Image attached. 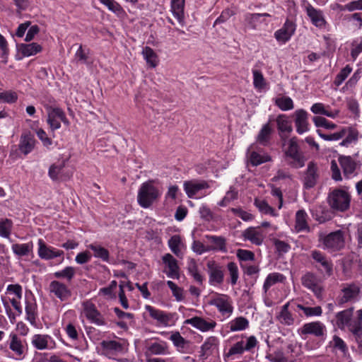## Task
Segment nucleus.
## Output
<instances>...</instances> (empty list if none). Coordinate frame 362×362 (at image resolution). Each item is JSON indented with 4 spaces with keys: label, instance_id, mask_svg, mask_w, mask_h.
Instances as JSON below:
<instances>
[{
    "label": "nucleus",
    "instance_id": "nucleus-39",
    "mask_svg": "<svg viewBox=\"0 0 362 362\" xmlns=\"http://www.w3.org/2000/svg\"><path fill=\"white\" fill-rule=\"evenodd\" d=\"M64 161L60 164H53L49 169V176L53 180H64Z\"/></svg>",
    "mask_w": 362,
    "mask_h": 362
},
{
    "label": "nucleus",
    "instance_id": "nucleus-41",
    "mask_svg": "<svg viewBox=\"0 0 362 362\" xmlns=\"http://www.w3.org/2000/svg\"><path fill=\"white\" fill-rule=\"evenodd\" d=\"M20 51L25 57H30L42 51V47L37 43L21 44Z\"/></svg>",
    "mask_w": 362,
    "mask_h": 362
},
{
    "label": "nucleus",
    "instance_id": "nucleus-63",
    "mask_svg": "<svg viewBox=\"0 0 362 362\" xmlns=\"http://www.w3.org/2000/svg\"><path fill=\"white\" fill-rule=\"evenodd\" d=\"M167 285L172 291L173 296L177 301H182L184 299L183 289L177 286L175 283L172 281H168Z\"/></svg>",
    "mask_w": 362,
    "mask_h": 362
},
{
    "label": "nucleus",
    "instance_id": "nucleus-19",
    "mask_svg": "<svg viewBox=\"0 0 362 362\" xmlns=\"http://www.w3.org/2000/svg\"><path fill=\"white\" fill-rule=\"evenodd\" d=\"M325 329V325L319 322L305 323L299 330L301 335L313 334L315 337H322Z\"/></svg>",
    "mask_w": 362,
    "mask_h": 362
},
{
    "label": "nucleus",
    "instance_id": "nucleus-14",
    "mask_svg": "<svg viewBox=\"0 0 362 362\" xmlns=\"http://www.w3.org/2000/svg\"><path fill=\"white\" fill-rule=\"evenodd\" d=\"M296 25L291 21L287 19L281 28L274 33L277 41L285 43L288 42L295 33Z\"/></svg>",
    "mask_w": 362,
    "mask_h": 362
},
{
    "label": "nucleus",
    "instance_id": "nucleus-57",
    "mask_svg": "<svg viewBox=\"0 0 362 362\" xmlns=\"http://www.w3.org/2000/svg\"><path fill=\"white\" fill-rule=\"evenodd\" d=\"M296 307L299 309L303 311L304 314L307 317L310 316H320L322 313V310L320 306H316V307H305L300 304H297Z\"/></svg>",
    "mask_w": 362,
    "mask_h": 362
},
{
    "label": "nucleus",
    "instance_id": "nucleus-50",
    "mask_svg": "<svg viewBox=\"0 0 362 362\" xmlns=\"http://www.w3.org/2000/svg\"><path fill=\"white\" fill-rule=\"evenodd\" d=\"M26 319L33 326H36V305L30 302H26L25 305Z\"/></svg>",
    "mask_w": 362,
    "mask_h": 362
},
{
    "label": "nucleus",
    "instance_id": "nucleus-11",
    "mask_svg": "<svg viewBox=\"0 0 362 362\" xmlns=\"http://www.w3.org/2000/svg\"><path fill=\"white\" fill-rule=\"evenodd\" d=\"M211 285H220L223 282L224 274L223 267L214 260H209L206 264Z\"/></svg>",
    "mask_w": 362,
    "mask_h": 362
},
{
    "label": "nucleus",
    "instance_id": "nucleus-6",
    "mask_svg": "<svg viewBox=\"0 0 362 362\" xmlns=\"http://www.w3.org/2000/svg\"><path fill=\"white\" fill-rule=\"evenodd\" d=\"M296 346L290 344L287 346V354H290V356H285L281 351H277L273 354L266 356V358L270 362H296V357L300 355V350L296 351Z\"/></svg>",
    "mask_w": 362,
    "mask_h": 362
},
{
    "label": "nucleus",
    "instance_id": "nucleus-9",
    "mask_svg": "<svg viewBox=\"0 0 362 362\" xmlns=\"http://www.w3.org/2000/svg\"><path fill=\"white\" fill-rule=\"evenodd\" d=\"M319 177V169L317 163L314 161L309 162L303 177V185L305 188L310 189L315 187Z\"/></svg>",
    "mask_w": 362,
    "mask_h": 362
},
{
    "label": "nucleus",
    "instance_id": "nucleus-56",
    "mask_svg": "<svg viewBox=\"0 0 362 362\" xmlns=\"http://www.w3.org/2000/svg\"><path fill=\"white\" fill-rule=\"evenodd\" d=\"M101 4L107 7V8L112 12L115 13L117 16L121 15L124 13L122 7L119 3L115 0H99Z\"/></svg>",
    "mask_w": 362,
    "mask_h": 362
},
{
    "label": "nucleus",
    "instance_id": "nucleus-28",
    "mask_svg": "<svg viewBox=\"0 0 362 362\" xmlns=\"http://www.w3.org/2000/svg\"><path fill=\"white\" fill-rule=\"evenodd\" d=\"M291 305V302L286 303L281 307L280 313L276 316L279 322L284 325L291 326L295 322V318L288 309Z\"/></svg>",
    "mask_w": 362,
    "mask_h": 362
},
{
    "label": "nucleus",
    "instance_id": "nucleus-16",
    "mask_svg": "<svg viewBox=\"0 0 362 362\" xmlns=\"http://www.w3.org/2000/svg\"><path fill=\"white\" fill-rule=\"evenodd\" d=\"M184 323L185 325H191L194 328L203 332L213 330L216 326V322L214 320L211 319L206 320L203 317L197 316L185 320Z\"/></svg>",
    "mask_w": 362,
    "mask_h": 362
},
{
    "label": "nucleus",
    "instance_id": "nucleus-8",
    "mask_svg": "<svg viewBox=\"0 0 362 362\" xmlns=\"http://www.w3.org/2000/svg\"><path fill=\"white\" fill-rule=\"evenodd\" d=\"M341 291V295L337 298V303L339 305L356 301L360 293V288L355 284H350L344 286Z\"/></svg>",
    "mask_w": 362,
    "mask_h": 362
},
{
    "label": "nucleus",
    "instance_id": "nucleus-2",
    "mask_svg": "<svg viewBox=\"0 0 362 362\" xmlns=\"http://www.w3.org/2000/svg\"><path fill=\"white\" fill-rule=\"evenodd\" d=\"M354 308H349L340 311L336 314V325L341 330L348 328L351 332L355 327H358L359 325H362V310L356 312L357 316L353 317Z\"/></svg>",
    "mask_w": 362,
    "mask_h": 362
},
{
    "label": "nucleus",
    "instance_id": "nucleus-3",
    "mask_svg": "<svg viewBox=\"0 0 362 362\" xmlns=\"http://www.w3.org/2000/svg\"><path fill=\"white\" fill-rule=\"evenodd\" d=\"M327 202L332 209L343 212L350 206L351 196L344 189H335L328 194Z\"/></svg>",
    "mask_w": 362,
    "mask_h": 362
},
{
    "label": "nucleus",
    "instance_id": "nucleus-59",
    "mask_svg": "<svg viewBox=\"0 0 362 362\" xmlns=\"http://www.w3.org/2000/svg\"><path fill=\"white\" fill-rule=\"evenodd\" d=\"M352 68L349 65H346L342 69L340 72L336 76L334 83L337 86H339L351 74Z\"/></svg>",
    "mask_w": 362,
    "mask_h": 362
},
{
    "label": "nucleus",
    "instance_id": "nucleus-33",
    "mask_svg": "<svg viewBox=\"0 0 362 362\" xmlns=\"http://www.w3.org/2000/svg\"><path fill=\"white\" fill-rule=\"evenodd\" d=\"M306 158L303 153L300 151L285 156V161L293 168L298 169L305 165Z\"/></svg>",
    "mask_w": 362,
    "mask_h": 362
},
{
    "label": "nucleus",
    "instance_id": "nucleus-38",
    "mask_svg": "<svg viewBox=\"0 0 362 362\" xmlns=\"http://www.w3.org/2000/svg\"><path fill=\"white\" fill-rule=\"evenodd\" d=\"M229 328L231 332L242 331L249 327V321L244 317H238L229 322Z\"/></svg>",
    "mask_w": 362,
    "mask_h": 362
},
{
    "label": "nucleus",
    "instance_id": "nucleus-4",
    "mask_svg": "<svg viewBox=\"0 0 362 362\" xmlns=\"http://www.w3.org/2000/svg\"><path fill=\"white\" fill-rule=\"evenodd\" d=\"M310 257L313 260V264L322 274L331 276L333 274V263L322 252L314 250L310 252Z\"/></svg>",
    "mask_w": 362,
    "mask_h": 362
},
{
    "label": "nucleus",
    "instance_id": "nucleus-62",
    "mask_svg": "<svg viewBox=\"0 0 362 362\" xmlns=\"http://www.w3.org/2000/svg\"><path fill=\"white\" fill-rule=\"evenodd\" d=\"M253 84L255 88L262 89L265 85V79L262 72L259 70H253Z\"/></svg>",
    "mask_w": 362,
    "mask_h": 362
},
{
    "label": "nucleus",
    "instance_id": "nucleus-20",
    "mask_svg": "<svg viewBox=\"0 0 362 362\" xmlns=\"http://www.w3.org/2000/svg\"><path fill=\"white\" fill-rule=\"evenodd\" d=\"M205 239L209 244L207 245L209 251L227 252L226 239L223 236L206 235Z\"/></svg>",
    "mask_w": 362,
    "mask_h": 362
},
{
    "label": "nucleus",
    "instance_id": "nucleus-45",
    "mask_svg": "<svg viewBox=\"0 0 362 362\" xmlns=\"http://www.w3.org/2000/svg\"><path fill=\"white\" fill-rule=\"evenodd\" d=\"M142 54L150 66L154 68L158 65V56L152 48L145 47L142 51Z\"/></svg>",
    "mask_w": 362,
    "mask_h": 362
},
{
    "label": "nucleus",
    "instance_id": "nucleus-22",
    "mask_svg": "<svg viewBox=\"0 0 362 362\" xmlns=\"http://www.w3.org/2000/svg\"><path fill=\"white\" fill-rule=\"evenodd\" d=\"M162 260L168 268V272L166 273L168 276L173 279H178L180 267L177 259L171 254L167 253L163 256Z\"/></svg>",
    "mask_w": 362,
    "mask_h": 362
},
{
    "label": "nucleus",
    "instance_id": "nucleus-60",
    "mask_svg": "<svg viewBox=\"0 0 362 362\" xmlns=\"http://www.w3.org/2000/svg\"><path fill=\"white\" fill-rule=\"evenodd\" d=\"M250 160L252 165H259L264 162L271 160V157L269 156H262L255 151L251 152L250 155Z\"/></svg>",
    "mask_w": 362,
    "mask_h": 362
},
{
    "label": "nucleus",
    "instance_id": "nucleus-40",
    "mask_svg": "<svg viewBox=\"0 0 362 362\" xmlns=\"http://www.w3.org/2000/svg\"><path fill=\"white\" fill-rule=\"evenodd\" d=\"M285 276L280 273L274 272L269 274L264 283L263 288L267 292L271 286L279 282H283L285 280Z\"/></svg>",
    "mask_w": 362,
    "mask_h": 362
},
{
    "label": "nucleus",
    "instance_id": "nucleus-61",
    "mask_svg": "<svg viewBox=\"0 0 362 362\" xmlns=\"http://www.w3.org/2000/svg\"><path fill=\"white\" fill-rule=\"evenodd\" d=\"M227 269L230 276V284L233 286L235 285L239 277L238 268L237 264L233 262H230L227 264Z\"/></svg>",
    "mask_w": 362,
    "mask_h": 362
},
{
    "label": "nucleus",
    "instance_id": "nucleus-58",
    "mask_svg": "<svg viewBox=\"0 0 362 362\" xmlns=\"http://www.w3.org/2000/svg\"><path fill=\"white\" fill-rule=\"evenodd\" d=\"M317 133L322 139L325 141H339L345 136L344 129H340L337 132L329 134H323L321 130L317 129Z\"/></svg>",
    "mask_w": 362,
    "mask_h": 362
},
{
    "label": "nucleus",
    "instance_id": "nucleus-30",
    "mask_svg": "<svg viewBox=\"0 0 362 362\" xmlns=\"http://www.w3.org/2000/svg\"><path fill=\"white\" fill-rule=\"evenodd\" d=\"M264 16H269L268 13H250L244 15V25L246 28L255 30L262 23L261 18Z\"/></svg>",
    "mask_w": 362,
    "mask_h": 362
},
{
    "label": "nucleus",
    "instance_id": "nucleus-64",
    "mask_svg": "<svg viewBox=\"0 0 362 362\" xmlns=\"http://www.w3.org/2000/svg\"><path fill=\"white\" fill-rule=\"evenodd\" d=\"M170 339L173 344L177 348L183 349L187 344V341L183 338L179 332H173L170 337Z\"/></svg>",
    "mask_w": 362,
    "mask_h": 362
},
{
    "label": "nucleus",
    "instance_id": "nucleus-21",
    "mask_svg": "<svg viewBox=\"0 0 362 362\" xmlns=\"http://www.w3.org/2000/svg\"><path fill=\"white\" fill-rule=\"evenodd\" d=\"M245 240H250L255 245H261L264 240V235L259 228L250 227L243 232Z\"/></svg>",
    "mask_w": 362,
    "mask_h": 362
},
{
    "label": "nucleus",
    "instance_id": "nucleus-43",
    "mask_svg": "<svg viewBox=\"0 0 362 362\" xmlns=\"http://www.w3.org/2000/svg\"><path fill=\"white\" fill-rule=\"evenodd\" d=\"M189 274L193 277L194 280L202 285L204 281L203 276L199 272L198 266L194 259L189 260L187 266Z\"/></svg>",
    "mask_w": 362,
    "mask_h": 362
},
{
    "label": "nucleus",
    "instance_id": "nucleus-47",
    "mask_svg": "<svg viewBox=\"0 0 362 362\" xmlns=\"http://www.w3.org/2000/svg\"><path fill=\"white\" fill-rule=\"evenodd\" d=\"M48 335L35 334L32 339L33 345L39 350L45 349L47 347Z\"/></svg>",
    "mask_w": 362,
    "mask_h": 362
},
{
    "label": "nucleus",
    "instance_id": "nucleus-18",
    "mask_svg": "<svg viewBox=\"0 0 362 362\" xmlns=\"http://www.w3.org/2000/svg\"><path fill=\"white\" fill-rule=\"evenodd\" d=\"M302 284L307 288L311 290L319 298L322 295V288L317 283L316 276L311 272H308L301 278Z\"/></svg>",
    "mask_w": 362,
    "mask_h": 362
},
{
    "label": "nucleus",
    "instance_id": "nucleus-29",
    "mask_svg": "<svg viewBox=\"0 0 362 362\" xmlns=\"http://www.w3.org/2000/svg\"><path fill=\"white\" fill-rule=\"evenodd\" d=\"M145 309L149 313V315L153 319L157 320L159 323L168 325L170 320V316L163 310L155 308L154 307L146 305Z\"/></svg>",
    "mask_w": 362,
    "mask_h": 362
},
{
    "label": "nucleus",
    "instance_id": "nucleus-1",
    "mask_svg": "<svg viewBox=\"0 0 362 362\" xmlns=\"http://www.w3.org/2000/svg\"><path fill=\"white\" fill-rule=\"evenodd\" d=\"M153 180L144 182L138 191L137 202L140 206L148 209L160 197L159 189L154 186Z\"/></svg>",
    "mask_w": 362,
    "mask_h": 362
},
{
    "label": "nucleus",
    "instance_id": "nucleus-5",
    "mask_svg": "<svg viewBox=\"0 0 362 362\" xmlns=\"http://www.w3.org/2000/svg\"><path fill=\"white\" fill-rule=\"evenodd\" d=\"M323 248L330 252L339 251L344 247V233L341 230L332 232L320 239Z\"/></svg>",
    "mask_w": 362,
    "mask_h": 362
},
{
    "label": "nucleus",
    "instance_id": "nucleus-32",
    "mask_svg": "<svg viewBox=\"0 0 362 362\" xmlns=\"http://www.w3.org/2000/svg\"><path fill=\"white\" fill-rule=\"evenodd\" d=\"M218 339L216 337H208L201 346L199 358L204 360L212 354L214 349L217 346Z\"/></svg>",
    "mask_w": 362,
    "mask_h": 362
},
{
    "label": "nucleus",
    "instance_id": "nucleus-24",
    "mask_svg": "<svg viewBox=\"0 0 362 362\" xmlns=\"http://www.w3.org/2000/svg\"><path fill=\"white\" fill-rule=\"evenodd\" d=\"M35 143V140L33 134H32L30 132H25L21 136L18 149L24 155H27L34 148Z\"/></svg>",
    "mask_w": 362,
    "mask_h": 362
},
{
    "label": "nucleus",
    "instance_id": "nucleus-35",
    "mask_svg": "<svg viewBox=\"0 0 362 362\" xmlns=\"http://www.w3.org/2000/svg\"><path fill=\"white\" fill-rule=\"evenodd\" d=\"M341 129H344L346 136L340 142V146L348 147L351 144L358 141L359 132L355 127H342Z\"/></svg>",
    "mask_w": 362,
    "mask_h": 362
},
{
    "label": "nucleus",
    "instance_id": "nucleus-7",
    "mask_svg": "<svg viewBox=\"0 0 362 362\" xmlns=\"http://www.w3.org/2000/svg\"><path fill=\"white\" fill-rule=\"evenodd\" d=\"M209 304L216 307L222 315H230L233 311L230 298L228 296L216 293L209 300Z\"/></svg>",
    "mask_w": 362,
    "mask_h": 362
},
{
    "label": "nucleus",
    "instance_id": "nucleus-10",
    "mask_svg": "<svg viewBox=\"0 0 362 362\" xmlns=\"http://www.w3.org/2000/svg\"><path fill=\"white\" fill-rule=\"evenodd\" d=\"M210 187L209 182L204 180H190L185 181L183 188L189 198H193L197 194Z\"/></svg>",
    "mask_w": 362,
    "mask_h": 362
},
{
    "label": "nucleus",
    "instance_id": "nucleus-46",
    "mask_svg": "<svg viewBox=\"0 0 362 362\" xmlns=\"http://www.w3.org/2000/svg\"><path fill=\"white\" fill-rule=\"evenodd\" d=\"M276 105L283 111L293 109L294 105L292 99L287 96L280 97L275 100Z\"/></svg>",
    "mask_w": 362,
    "mask_h": 362
},
{
    "label": "nucleus",
    "instance_id": "nucleus-12",
    "mask_svg": "<svg viewBox=\"0 0 362 362\" xmlns=\"http://www.w3.org/2000/svg\"><path fill=\"white\" fill-rule=\"evenodd\" d=\"M339 163L343 170L345 178L349 179L359 167V163L350 156L340 155L338 157Z\"/></svg>",
    "mask_w": 362,
    "mask_h": 362
},
{
    "label": "nucleus",
    "instance_id": "nucleus-27",
    "mask_svg": "<svg viewBox=\"0 0 362 362\" xmlns=\"http://www.w3.org/2000/svg\"><path fill=\"white\" fill-rule=\"evenodd\" d=\"M308 219V216L304 209H300L296 211L295 216V230L296 232L310 231Z\"/></svg>",
    "mask_w": 362,
    "mask_h": 362
},
{
    "label": "nucleus",
    "instance_id": "nucleus-25",
    "mask_svg": "<svg viewBox=\"0 0 362 362\" xmlns=\"http://www.w3.org/2000/svg\"><path fill=\"white\" fill-rule=\"evenodd\" d=\"M50 292L61 300H65L71 296V291L64 284L58 281H52L49 284Z\"/></svg>",
    "mask_w": 362,
    "mask_h": 362
},
{
    "label": "nucleus",
    "instance_id": "nucleus-17",
    "mask_svg": "<svg viewBox=\"0 0 362 362\" xmlns=\"http://www.w3.org/2000/svg\"><path fill=\"white\" fill-rule=\"evenodd\" d=\"M38 255L43 259H52L64 255L62 250H57L52 247L47 246L42 239L38 240Z\"/></svg>",
    "mask_w": 362,
    "mask_h": 362
},
{
    "label": "nucleus",
    "instance_id": "nucleus-42",
    "mask_svg": "<svg viewBox=\"0 0 362 362\" xmlns=\"http://www.w3.org/2000/svg\"><path fill=\"white\" fill-rule=\"evenodd\" d=\"M311 111L316 115H323L331 118H335L339 115V110L328 111L325 109V105L322 103H317L312 105Z\"/></svg>",
    "mask_w": 362,
    "mask_h": 362
},
{
    "label": "nucleus",
    "instance_id": "nucleus-37",
    "mask_svg": "<svg viewBox=\"0 0 362 362\" xmlns=\"http://www.w3.org/2000/svg\"><path fill=\"white\" fill-rule=\"evenodd\" d=\"M10 338L9 349L14 352L16 356H21L24 353V346L21 339L16 334H11Z\"/></svg>",
    "mask_w": 362,
    "mask_h": 362
},
{
    "label": "nucleus",
    "instance_id": "nucleus-55",
    "mask_svg": "<svg viewBox=\"0 0 362 362\" xmlns=\"http://www.w3.org/2000/svg\"><path fill=\"white\" fill-rule=\"evenodd\" d=\"M313 121L317 127H325L327 129H335L337 127L336 124L320 116L314 117Z\"/></svg>",
    "mask_w": 362,
    "mask_h": 362
},
{
    "label": "nucleus",
    "instance_id": "nucleus-36",
    "mask_svg": "<svg viewBox=\"0 0 362 362\" xmlns=\"http://www.w3.org/2000/svg\"><path fill=\"white\" fill-rule=\"evenodd\" d=\"M58 117H63V111L60 108H52L49 112L47 118V123L52 131L61 127L60 120Z\"/></svg>",
    "mask_w": 362,
    "mask_h": 362
},
{
    "label": "nucleus",
    "instance_id": "nucleus-53",
    "mask_svg": "<svg viewBox=\"0 0 362 362\" xmlns=\"http://www.w3.org/2000/svg\"><path fill=\"white\" fill-rule=\"evenodd\" d=\"M13 227V222L8 218L0 220V235L4 238H9Z\"/></svg>",
    "mask_w": 362,
    "mask_h": 362
},
{
    "label": "nucleus",
    "instance_id": "nucleus-52",
    "mask_svg": "<svg viewBox=\"0 0 362 362\" xmlns=\"http://www.w3.org/2000/svg\"><path fill=\"white\" fill-rule=\"evenodd\" d=\"M238 197V191L234 187H230L224 197L218 203V205L220 206H226L232 201L237 199Z\"/></svg>",
    "mask_w": 362,
    "mask_h": 362
},
{
    "label": "nucleus",
    "instance_id": "nucleus-49",
    "mask_svg": "<svg viewBox=\"0 0 362 362\" xmlns=\"http://www.w3.org/2000/svg\"><path fill=\"white\" fill-rule=\"evenodd\" d=\"M148 351L155 355H165L169 353L166 343H152L148 347Z\"/></svg>",
    "mask_w": 362,
    "mask_h": 362
},
{
    "label": "nucleus",
    "instance_id": "nucleus-44",
    "mask_svg": "<svg viewBox=\"0 0 362 362\" xmlns=\"http://www.w3.org/2000/svg\"><path fill=\"white\" fill-rule=\"evenodd\" d=\"M33 243H28L26 244H18L16 243L12 245V250L14 254L18 256H25L28 255L33 250Z\"/></svg>",
    "mask_w": 362,
    "mask_h": 362
},
{
    "label": "nucleus",
    "instance_id": "nucleus-31",
    "mask_svg": "<svg viewBox=\"0 0 362 362\" xmlns=\"http://www.w3.org/2000/svg\"><path fill=\"white\" fill-rule=\"evenodd\" d=\"M122 349L121 344L114 340L103 341L100 346L96 347L98 353L105 355L112 354L113 351H120Z\"/></svg>",
    "mask_w": 362,
    "mask_h": 362
},
{
    "label": "nucleus",
    "instance_id": "nucleus-26",
    "mask_svg": "<svg viewBox=\"0 0 362 362\" xmlns=\"http://www.w3.org/2000/svg\"><path fill=\"white\" fill-rule=\"evenodd\" d=\"M185 0L170 1V11L182 26L185 25Z\"/></svg>",
    "mask_w": 362,
    "mask_h": 362
},
{
    "label": "nucleus",
    "instance_id": "nucleus-51",
    "mask_svg": "<svg viewBox=\"0 0 362 362\" xmlns=\"http://www.w3.org/2000/svg\"><path fill=\"white\" fill-rule=\"evenodd\" d=\"M181 243V238L178 235H173L168 240V246L170 250L177 257H180V255L181 254V250L180 249Z\"/></svg>",
    "mask_w": 362,
    "mask_h": 362
},
{
    "label": "nucleus",
    "instance_id": "nucleus-13",
    "mask_svg": "<svg viewBox=\"0 0 362 362\" xmlns=\"http://www.w3.org/2000/svg\"><path fill=\"white\" fill-rule=\"evenodd\" d=\"M276 127L279 137L285 141L293 131L291 121L286 115H279L276 118Z\"/></svg>",
    "mask_w": 362,
    "mask_h": 362
},
{
    "label": "nucleus",
    "instance_id": "nucleus-34",
    "mask_svg": "<svg viewBox=\"0 0 362 362\" xmlns=\"http://www.w3.org/2000/svg\"><path fill=\"white\" fill-rule=\"evenodd\" d=\"M273 132V129L270 125V122H268L267 124H264L258 133L256 141L259 144L266 146L269 144L271 139V135Z\"/></svg>",
    "mask_w": 362,
    "mask_h": 362
},
{
    "label": "nucleus",
    "instance_id": "nucleus-54",
    "mask_svg": "<svg viewBox=\"0 0 362 362\" xmlns=\"http://www.w3.org/2000/svg\"><path fill=\"white\" fill-rule=\"evenodd\" d=\"M255 205L258 209L265 214H270L272 216H276L277 214L274 212V209L270 206L268 203L264 200L255 199Z\"/></svg>",
    "mask_w": 362,
    "mask_h": 362
},
{
    "label": "nucleus",
    "instance_id": "nucleus-48",
    "mask_svg": "<svg viewBox=\"0 0 362 362\" xmlns=\"http://www.w3.org/2000/svg\"><path fill=\"white\" fill-rule=\"evenodd\" d=\"M92 252L95 257L99 258L103 262H108L110 253L109 251L105 247L100 245H92Z\"/></svg>",
    "mask_w": 362,
    "mask_h": 362
},
{
    "label": "nucleus",
    "instance_id": "nucleus-15",
    "mask_svg": "<svg viewBox=\"0 0 362 362\" xmlns=\"http://www.w3.org/2000/svg\"><path fill=\"white\" fill-rule=\"evenodd\" d=\"M305 11L311 23L315 26L320 29L325 28L327 21L321 10L317 9L311 4H308V5L305 6Z\"/></svg>",
    "mask_w": 362,
    "mask_h": 362
},
{
    "label": "nucleus",
    "instance_id": "nucleus-23",
    "mask_svg": "<svg viewBox=\"0 0 362 362\" xmlns=\"http://www.w3.org/2000/svg\"><path fill=\"white\" fill-rule=\"evenodd\" d=\"M296 119L295 125L296 127V132L299 134H302L309 130L308 121V113L303 109L297 110L295 112Z\"/></svg>",
    "mask_w": 362,
    "mask_h": 362
}]
</instances>
